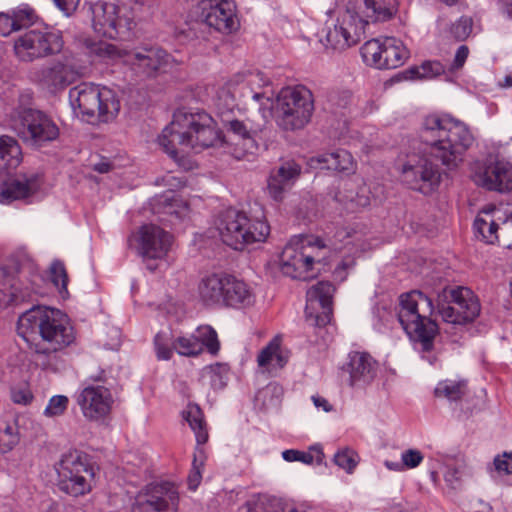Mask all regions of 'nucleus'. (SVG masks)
<instances>
[{
  "instance_id": "f257e3e1",
  "label": "nucleus",
  "mask_w": 512,
  "mask_h": 512,
  "mask_svg": "<svg viewBox=\"0 0 512 512\" xmlns=\"http://www.w3.org/2000/svg\"><path fill=\"white\" fill-rule=\"evenodd\" d=\"M421 139L428 146L426 154L412 156L401 170L402 181L423 194L432 193L440 184L441 173L432 158L449 169L463 161V155L473 144L468 126L449 116L429 115L424 119Z\"/></svg>"
},
{
  "instance_id": "f03ea898",
  "label": "nucleus",
  "mask_w": 512,
  "mask_h": 512,
  "mask_svg": "<svg viewBox=\"0 0 512 512\" xmlns=\"http://www.w3.org/2000/svg\"><path fill=\"white\" fill-rule=\"evenodd\" d=\"M220 133L213 118L204 111L190 112L183 109L173 114V119L158 138L159 145L175 161L188 150L200 152L216 145Z\"/></svg>"
},
{
  "instance_id": "7ed1b4c3",
  "label": "nucleus",
  "mask_w": 512,
  "mask_h": 512,
  "mask_svg": "<svg viewBox=\"0 0 512 512\" xmlns=\"http://www.w3.org/2000/svg\"><path fill=\"white\" fill-rule=\"evenodd\" d=\"M18 333L26 341L39 335L42 342L35 344L37 358L55 357L58 351L71 345L75 340L74 329L68 317L58 309L35 306L24 312L18 319ZM39 363V359H36Z\"/></svg>"
},
{
  "instance_id": "20e7f679",
  "label": "nucleus",
  "mask_w": 512,
  "mask_h": 512,
  "mask_svg": "<svg viewBox=\"0 0 512 512\" xmlns=\"http://www.w3.org/2000/svg\"><path fill=\"white\" fill-rule=\"evenodd\" d=\"M91 52L104 61L123 63L135 81L154 79L163 73L171 56L157 45H143L131 50L107 42L94 43Z\"/></svg>"
},
{
  "instance_id": "39448f33",
  "label": "nucleus",
  "mask_w": 512,
  "mask_h": 512,
  "mask_svg": "<svg viewBox=\"0 0 512 512\" xmlns=\"http://www.w3.org/2000/svg\"><path fill=\"white\" fill-rule=\"evenodd\" d=\"M434 306L432 300L419 290H413L400 296L398 320L420 352H430L438 334V325L430 316Z\"/></svg>"
},
{
  "instance_id": "423d86ee",
  "label": "nucleus",
  "mask_w": 512,
  "mask_h": 512,
  "mask_svg": "<svg viewBox=\"0 0 512 512\" xmlns=\"http://www.w3.org/2000/svg\"><path fill=\"white\" fill-rule=\"evenodd\" d=\"M69 102L74 114L88 123L112 121L120 111L117 94L108 87L92 83L71 88Z\"/></svg>"
},
{
  "instance_id": "0eeeda50",
  "label": "nucleus",
  "mask_w": 512,
  "mask_h": 512,
  "mask_svg": "<svg viewBox=\"0 0 512 512\" xmlns=\"http://www.w3.org/2000/svg\"><path fill=\"white\" fill-rule=\"evenodd\" d=\"M324 248L326 244L317 237L293 236L280 255L282 273L302 281L317 277L320 272V251Z\"/></svg>"
},
{
  "instance_id": "6e6552de",
  "label": "nucleus",
  "mask_w": 512,
  "mask_h": 512,
  "mask_svg": "<svg viewBox=\"0 0 512 512\" xmlns=\"http://www.w3.org/2000/svg\"><path fill=\"white\" fill-rule=\"evenodd\" d=\"M216 229L223 243L235 250H243L254 243H263L270 234V226L265 220L251 219L245 212L234 208L219 214Z\"/></svg>"
},
{
  "instance_id": "1a4fd4ad",
  "label": "nucleus",
  "mask_w": 512,
  "mask_h": 512,
  "mask_svg": "<svg viewBox=\"0 0 512 512\" xmlns=\"http://www.w3.org/2000/svg\"><path fill=\"white\" fill-rule=\"evenodd\" d=\"M314 110L312 92L302 85L282 88L274 108L277 125L286 131L304 128Z\"/></svg>"
},
{
  "instance_id": "9d476101",
  "label": "nucleus",
  "mask_w": 512,
  "mask_h": 512,
  "mask_svg": "<svg viewBox=\"0 0 512 512\" xmlns=\"http://www.w3.org/2000/svg\"><path fill=\"white\" fill-rule=\"evenodd\" d=\"M136 0L118 2L98 0L90 6L92 27L101 36L115 39L129 32L133 27Z\"/></svg>"
},
{
  "instance_id": "9b49d317",
  "label": "nucleus",
  "mask_w": 512,
  "mask_h": 512,
  "mask_svg": "<svg viewBox=\"0 0 512 512\" xmlns=\"http://www.w3.org/2000/svg\"><path fill=\"white\" fill-rule=\"evenodd\" d=\"M57 473L59 489L72 497L90 493L95 483V468L89 456L79 450L62 455Z\"/></svg>"
},
{
  "instance_id": "f8f14e48",
  "label": "nucleus",
  "mask_w": 512,
  "mask_h": 512,
  "mask_svg": "<svg viewBox=\"0 0 512 512\" xmlns=\"http://www.w3.org/2000/svg\"><path fill=\"white\" fill-rule=\"evenodd\" d=\"M438 304L443 321L454 325L472 322L480 313L478 298L466 287L443 289L438 294Z\"/></svg>"
},
{
  "instance_id": "ddd939ff",
  "label": "nucleus",
  "mask_w": 512,
  "mask_h": 512,
  "mask_svg": "<svg viewBox=\"0 0 512 512\" xmlns=\"http://www.w3.org/2000/svg\"><path fill=\"white\" fill-rule=\"evenodd\" d=\"M63 46L60 31L48 28L31 29L16 38L14 52L19 60L32 62L60 53Z\"/></svg>"
},
{
  "instance_id": "4468645a",
  "label": "nucleus",
  "mask_w": 512,
  "mask_h": 512,
  "mask_svg": "<svg viewBox=\"0 0 512 512\" xmlns=\"http://www.w3.org/2000/svg\"><path fill=\"white\" fill-rule=\"evenodd\" d=\"M271 84L270 78L261 71H249L246 73H237L233 75L220 89L218 97L224 100L228 109H232L239 98L251 96L252 99L259 101L262 98L270 100V95L266 91L260 92L258 89L266 88Z\"/></svg>"
},
{
  "instance_id": "2eb2a0df",
  "label": "nucleus",
  "mask_w": 512,
  "mask_h": 512,
  "mask_svg": "<svg viewBox=\"0 0 512 512\" xmlns=\"http://www.w3.org/2000/svg\"><path fill=\"white\" fill-rule=\"evenodd\" d=\"M91 379L94 383L85 386L78 393L76 401L86 420L99 422L110 415L114 397L108 387L100 384L105 381L103 372L91 376Z\"/></svg>"
},
{
  "instance_id": "dca6fc26",
  "label": "nucleus",
  "mask_w": 512,
  "mask_h": 512,
  "mask_svg": "<svg viewBox=\"0 0 512 512\" xmlns=\"http://www.w3.org/2000/svg\"><path fill=\"white\" fill-rule=\"evenodd\" d=\"M80 76L81 72L74 58L63 55L37 70L34 79L48 92L57 94L77 81Z\"/></svg>"
},
{
  "instance_id": "f3484780",
  "label": "nucleus",
  "mask_w": 512,
  "mask_h": 512,
  "mask_svg": "<svg viewBox=\"0 0 512 512\" xmlns=\"http://www.w3.org/2000/svg\"><path fill=\"white\" fill-rule=\"evenodd\" d=\"M172 242V235L154 224L143 225L129 239L130 246L144 261L164 259L171 249Z\"/></svg>"
},
{
  "instance_id": "a211bd4d",
  "label": "nucleus",
  "mask_w": 512,
  "mask_h": 512,
  "mask_svg": "<svg viewBox=\"0 0 512 512\" xmlns=\"http://www.w3.org/2000/svg\"><path fill=\"white\" fill-rule=\"evenodd\" d=\"M179 506L177 488L169 482L150 484L138 493L132 512H176Z\"/></svg>"
},
{
  "instance_id": "6ab92c4d",
  "label": "nucleus",
  "mask_w": 512,
  "mask_h": 512,
  "mask_svg": "<svg viewBox=\"0 0 512 512\" xmlns=\"http://www.w3.org/2000/svg\"><path fill=\"white\" fill-rule=\"evenodd\" d=\"M335 287L329 281H320L306 293L305 315L315 326L327 325L332 316V299Z\"/></svg>"
},
{
  "instance_id": "aec40b11",
  "label": "nucleus",
  "mask_w": 512,
  "mask_h": 512,
  "mask_svg": "<svg viewBox=\"0 0 512 512\" xmlns=\"http://www.w3.org/2000/svg\"><path fill=\"white\" fill-rule=\"evenodd\" d=\"M18 135L23 141L41 146L55 140L59 136L57 125L44 113L38 110H28L22 118V128Z\"/></svg>"
},
{
  "instance_id": "412c9836",
  "label": "nucleus",
  "mask_w": 512,
  "mask_h": 512,
  "mask_svg": "<svg viewBox=\"0 0 512 512\" xmlns=\"http://www.w3.org/2000/svg\"><path fill=\"white\" fill-rule=\"evenodd\" d=\"M204 347L212 355L219 352L218 336L211 326H201L195 335L177 337L173 341L174 350L181 356H197L202 353Z\"/></svg>"
},
{
  "instance_id": "4be33fe9",
  "label": "nucleus",
  "mask_w": 512,
  "mask_h": 512,
  "mask_svg": "<svg viewBox=\"0 0 512 512\" xmlns=\"http://www.w3.org/2000/svg\"><path fill=\"white\" fill-rule=\"evenodd\" d=\"M205 23L215 30L230 34L239 28L236 6L227 0H215L208 8H203Z\"/></svg>"
},
{
  "instance_id": "5701e85b",
  "label": "nucleus",
  "mask_w": 512,
  "mask_h": 512,
  "mask_svg": "<svg viewBox=\"0 0 512 512\" xmlns=\"http://www.w3.org/2000/svg\"><path fill=\"white\" fill-rule=\"evenodd\" d=\"M475 182L488 190L505 192L512 189V169L503 159L489 161L484 169L476 174Z\"/></svg>"
},
{
  "instance_id": "b1692460",
  "label": "nucleus",
  "mask_w": 512,
  "mask_h": 512,
  "mask_svg": "<svg viewBox=\"0 0 512 512\" xmlns=\"http://www.w3.org/2000/svg\"><path fill=\"white\" fill-rule=\"evenodd\" d=\"M41 186V178L34 172L17 174L0 187V203L9 204L15 200L28 198Z\"/></svg>"
},
{
  "instance_id": "393cba45",
  "label": "nucleus",
  "mask_w": 512,
  "mask_h": 512,
  "mask_svg": "<svg viewBox=\"0 0 512 512\" xmlns=\"http://www.w3.org/2000/svg\"><path fill=\"white\" fill-rule=\"evenodd\" d=\"M346 371L349 373L350 386L364 387L376 378L378 363L367 352L353 351L349 353Z\"/></svg>"
},
{
  "instance_id": "a878e982",
  "label": "nucleus",
  "mask_w": 512,
  "mask_h": 512,
  "mask_svg": "<svg viewBox=\"0 0 512 512\" xmlns=\"http://www.w3.org/2000/svg\"><path fill=\"white\" fill-rule=\"evenodd\" d=\"M301 173V167L295 161H285L271 171L268 178V192L275 201H281Z\"/></svg>"
},
{
  "instance_id": "bb28decb",
  "label": "nucleus",
  "mask_w": 512,
  "mask_h": 512,
  "mask_svg": "<svg viewBox=\"0 0 512 512\" xmlns=\"http://www.w3.org/2000/svg\"><path fill=\"white\" fill-rule=\"evenodd\" d=\"M334 199L346 211L356 212L370 205V191L365 184L348 180L335 193Z\"/></svg>"
},
{
  "instance_id": "cd10ccee",
  "label": "nucleus",
  "mask_w": 512,
  "mask_h": 512,
  "mask_svg": "<svg viewBox=\"0 0 512 512\" xmlns=\"http://www.w3.org/2000/svg\"><path fill=\"white\" fill-rule=\"evenodd\" d=\"M495 212L496 208L492 205L484 207L475 218L474 232L478 239L487 244L502 245L501 226L496 222Z\"/></svg>"
},
{
  "instance_id": "c85d7f7f",
  "label": "nucleus",
  "mask_w": 512,
  "mask_h": 512,
  "mask_svg": "<svg viewBox=\"0 0 512 512\" xmlns=\"http://www.w3.org/2000/svg\"><path fill=\"white\" fill-rule=\"evenodd\" d=\"M367 23L387 21L397 12V0H352Z\"/></svg>"
},
{
  "instance_id": "c756f323",
  "label": "nucleus",
  "mask_w": 512,
  "mask_h": 512,
  "mask_svg": "<svg viewBox=\"0 0 512 512\" xmlns=\"http://www.w3.org/2000/svg\"><path fill=\"white\" fill-rule=\"evenodd\" d=\"M227 278L228 275L226 274H212L201 280L198 293L205 305L223 306Z\"/></svg>"
},
{
  "instance_id": "7c9ffc66",
  "label": "nucleus",
  "mask_w": 512,
  "mask_h": 512,
  "mask_svg": "<svg viewBox=\"0 0 512 512\" xmlns=\"http://www.w3.org/2000/svg\"><path fill=\"white\" fill-rule=\"evenodd\" d=\"M256 361L263 372L282 369L288 362V355L281 348V337L275 336L269 341L258 353Z\"/></svg>"
},
{
  "instance_id": "2f4dec72",
  "label": "nucleus",
  "mask_w": 512,
  "mask_h": 512,
  "mask_svg": "<svg viewBox=\"0 0 512 512\" xmlns=\"http://www.w3.org/2000/svg\"><path fill=\"white\" fill-rule=\"evenodd\" d=\"M337 16L340 24L357 44L365 38L366 27L368 26L367 20L364 19L352 0H349L345 8L337 11Z\"/></svg>"
},
{
  "instance_id": "473e14b6",
  "label": "nucleus",
  "mask_w": 512,
  "mask_h": 512,
  "mask_svg": "<svg viewBox=\"0 0 512 512\" xmlns=\"http://www.w3.org/2000/svg\"><path fill=\"white\" fill-rule=\"evenodd\" d=\"M223 306L227 307H246L254 302V295L249 286L231 275H228L224 291Z\"/></svg>"
},
{
  "instance_id": "72a5a7b5",
  "label": "nucleus",
  "mask_w": 512,
  "mask_h": 512,
  "mask_svg": "<svg viewBox=\"0 0 512 512\" xmlns=\"http://www.w3.org/2000/svg\"><path fill=\"white\" fill-rule=\"evenodd\" d=\"M321 169L334 170L342 173H353L355 171V161L350 152L344 149H338L330 153H324L312 159Z\"/></svg>"
},
{
  "instance_id": "f704fd0d",
  "label": "nucleus",
  "mask_w": 512,
  "mask_h": 512,
  "mask_svg": "<svg viewBox=\"0 0 512 512\" xmlns=\"http://www.w3.org/2000/svg\"><path fill=\"white\" fill-rule=\"evenodd\" d=\"M383 47L381 69L398 68L409 58V51L399 39L385 37Z\"/></svg>"
},
{
  "instance_id": "c9c22d12",
  "label": "nucleus",
  "mask_w": 512,
  "mask_h": 512,
  "mask_svg": "<svg viewBox=\"0 0 512 512\" xmlns=\"http://www.w3.org/2000/svg\"><path fill=\"white\" fill-rule=\"evenodd\" d=\"M22 152L18 142L9 136L0 137V174L19 166Z\"/></svg>"
},
{
  "instance_id": "e433bc0d",
  "label": "nucleus",
  "mask_w": 512,
  "mask_h": 512,
  "mask_svg": "<svg viewBox=\"0 0 512 512\" xmlns=\"http://www.w3.org/2000/svg\"><path fill=\"white\" fill-rule=\"evenodd\" d=\"M321 41L326 48L336 51H343L357 44L340 24L338 16L332 26H327L326 34Z\"/></svg>"
},
{
  "instance_id": "4c0bfd02",
  "label": "nucleus",
  "mask_w": 512,
  "mask_h": 512,
  "mask_svg": "<svg viewBox=\"0 0 512 512\" xmlns=\"http://www.w3.org/2000/svg\"><path fill=\"white\" fill-rule=\"evenodd\" d=\"M223 123L228 131L239 137V139L243 142L244 150H235V157L237 159H241L244 158L246 154L253 153V150L256 148V144L251 135V130L247 127V125L237 119H223Z\"/></svg>"
},
{
  "instance_id": "58836bf2",
  "label": "nucleus",
  "mask_w": 512,
  "mask_h": 512,
  "mask_svg": "<svg viewBox=\"0 0 512 512\" xmlns=\"http://www.w3.org/2000/svg\"><path fill=\"white\" fill-rule=\"evenodd\" d=\"M154 209L181 218L186 215L188 205L175 192L169 191L154 199Z\"/></svg>"
},
{
  "instance_id": "ea45409f",
  "label": "nucleus",
  "mask_w": 512,
  "mask_h": 512,
  "mask_svg": "<svg viewBox=\"0 0 512 512\" xmlns=\"http://www.w3.org/2000/svg\"><path fill=\"white\" fill-rule=\"evenodd\" d=\"M183 416L188 422L190 428L195 434L197 444H205L208 441L209 435L206 428L204 415L197 405H188L183 412Z\"/></svg>"
},
{
  "instance_id": "a19ab883",
  "label": "nucleus",
  "mask_w": 512,
  "mask_h": 512,
  "mask_svg": "<svg viewBox=\"0 0 512 512\" xmlns=\"http://www.w3.org/2000/svg\"><path fill=\"white\" fill-rule=\"evenodd\" d=\"M467 382L465 380L446 379L440 381L435 388V396L444 398L450 402L461 400L467 394Z\"/></svg>"
},
{
  "instance_id": "79ce46f5",
  "label": "nucleus",
  "mask_w": 512,
  "mask_h": 512,
  "mask_svg": "<svg viewBox=\"0 0 512 512\" xmlns=\"http://www.w3.org/2000/svg\"><path fill=\"white\" fill-rule=\"evenodd\" d=\"M282 457L287 462L299 461L304 464H321L324 453L320 446H312L308 451L288 449L282 452Z\"/></svg>"
},
{
  "instance_id": "37998d69",
  "label": "nucleus",
  "mask_w": 512,
  "mask_h": 512,
  "mask_svg": "<svg viewBox=\"0 0 512 512\" xmlns=\"http://www.w3.org/2000/svg\"><path fill=\"white\" fill-rule=\"evenodd\" d=\"M383 49V40L371 39L363 44L360 53L367 65L381 69Z\"/></svg>"
},
{
  "instance_id": "c03bdc74",
  "label": "nucleus",
  "mask_w": 512,
  "mask_h": 512,
  "mask_svg": "<svg viewBox=\"0 0 512 512\" xmlns=\"http://www.w3.org/2000/svg\"><path fill=\"white\" fill-rule=\"evenodd\" d=\"M19 442L17 426L13 423L0 421V451L9 452Z\"/></svg>"
},
{
  "instance_id": "a18cd8bd",
  "label": "nucleus",
  "mask_w": 512,
  "mask_h": 512,
  "mask_svg": "<svg viewBox=\"0 0 512 512\" xmlns=\"http://www.w3.org/2000/svg\"><path fill=\"white\" fill-rule=\"evenodd\" d=\"M444 72L443 65L438 61H426L421 66L410 68L407 73L411 79H427L441 75Z\"/></svg>"
},
{
  "instance_id": "49530a36",
  "label": "nucleus",
  "mask_w": 512,
  "mask_h": 512,
  "mask_svg": "<svg viewBox=\"0 0 512 512\" xmlns=\"http://www.w3.org/2000/svg\"><path fill=\"white\" fill-rule=\"evenodd\" d=\"M50 277L61 294H67L68 275L65 266L60 261H54L50 267Z\"/></svg>"
},
{
  "instance_id": "de8ad7c7",
  "label": "nucleus",
  "mask_w": 512,
  "mask_h": 512,
  "mask_svg": "<svg viewBox=\"0 0 512 512\" xmlns=\"http://www.w3.org/2000/svg\"><path fill=\"white\" fill-rule=\"evenodd\" d=\"M358 461V454L348 448L340 450L334 455V463L348 473H351L354 470Z\"/></svg>"
},
{
  "instance_id": "09e8293b",
  "label": "nucleus",
  "mask_w": 512,
  "mask_h": 512,
  "mask_svg": "<svg viewBox=\"0 0 512 512\" xmlns=\"http://www.w3.org/2000/svg\"><path fill=\"white\" fill-rule=\"evenodd\" d=\"M17 30L33 24L37 15L31 7L23 5L11 11Z\"/></svg>"
},
{
  "instance_id": "8fccbe9b",
  "label": "nucleus",
  "mask_w": 512,
  "mask_h": 512,
  "mask_svg": "<svg viewBox=\"0 0 512 512\" xmlns=\"http://www.w3.org/2000/svg\"><path fill=\"white\" fill-rule=\"evenodd\" d=\"M69 399L64 395H55L50 398L46 408L44 409V415L49 418L58 417L65 413L68 408Z\"/></svg>"
},
{
  "instance_id": "3c124183",
  "label": "nucleus",
  "mask_w": 512,
  "mask_h": 512,
  "mask_svg": "<svg viewBox=\"0 0 512 512\" xmlns=\"http://www.w3.org/2000/svg\"><path fill=\"white\" fill-rule=\"evenodd\" d=\"M203 451L199 449L194 454L192 469L188 475V486L191 490H196V488L199 486L201 479H202V473L201 468L203 467V458H202Z\"/></svg>"
},
{
  "instance_id": "603ef678",
  "label": "nucleus",
  "mask_w": 512,
  "mask_h": 512,
  "mask_svg": "<svg viewBox=\"0 0 512 512\" xmlns=\"http://www.w3.org/2000/svg\"><path fill=\"white\" fill-rule=\"evenodd\" d=\"M156 356L159 360H169L173 355V344L170 345L165 334L157 333L154 338Z\"/></svg>"
},
{
  "instance_id": "864d4df0",
  "label": "nucleus",
  "mask_w": 512,
  "mask_h": 512,
  "mask_svg": "<svg viewBox=\"0 0 512 512\" xmlns=\"http://www.w3.org/2000/svg\"><path fill=\"white\" fill-rule=\"evenodd\" d=\"M472 26V19L464 16L452 25L451 33L457 40H465L472 32Z\"/></svg>"
},
{
  "instance_id": "5fc2aeb1",
  "label": "nucleus",
  "mask_w": 512,
  "mask_h": 512,
  "mask_svg": "<svg viewBox=\"0 0 512 512\" xmlns=\"http://www.w3.org/2000/svg\"><path fill=\"white\" fill-rule=\"evenodd\" d=\"M423 454L416 449H408L401 454L402 468L413 469L423 461Z\"/></svg>"
},
{
  "instance_id": "6e6d98bb",
  "label": "nucleus",
  "mask_w": 512,
  "mask_h": 512,
  "mask_svg": "<svg viewBox=\"0 0 512 512\" xmlns=\"http://www.w3.org/2000/svg\"><path fill=\"white\" fill-rule=\"evenodd\" d=\"M463 471L455 467H447L444 472V480L452 489H457L461 486Z\"/></svg>"
},
{
  "instance_id": "4d7b16f0",
  "label": "nucleus",
  "mask_w": 512,
  "mask_h": 512,
  "mask_svg": "<svg viewBox=\"0 0 512 512\" xmlns=\"http://www.w3.org/2000/svg\"><path fill=\"white\" fill-rule=\"evenodd\" d=\"M495 470L499 474L509 475L512 474V455L504 453L502 456H497L494 459Z\"/></svg>"
},
{
  "instance_id": "13d9d810",
  "label": "nucleus",
  "mask_w": 512,
  "mask_h": 512,
  "mask_svg": "<svg viewBox=\"0 0 512 512\" xmlns=\"http://www.w3.org/2000/svg\"><path fill=\"white\" fill-rule=\"evenodd\" d=\"M502 246L512 249V213L501 222Z\"/></svg>"
},
{
  "instance_id": "bf43d9fd",
  "label": "nucleus",
  "mask_w": 512,
  "mask_h": 512,
  "mask_svg": "<svg viewBox=\"0 0 512 512\" xmlns=\"http://www.w3.org/2000/svg\"><path fill=\"white\" fill-rule=\"evenodd\" d=\"M16 25L11 12L0 13V35L8 36L16 31Z\"/></svg>"
},
{
  "instance_id": "052dcab7",
  "label": "nucleus",
  "mask_w": 512,
  "mask_h": 512,
  "mask_svg": "<svg viewBox=\"0 0 512 512\" xmlns=\"http://www.w3.org/2000/svg\"><path fill=\"white\" fill-rule=\"evenodd\" d=\"M11 398L16 404L27 405L31 403L33 394L28 388L14 389L12 390Z\"/></svg>"
},
{
  "instance_id": "680f3d73",
  "label": "nucleus",
  "mask_w": 512,
  "mask_h": 512,
  "mask_svg": "<svg viewBox=\"0 0 512 512\" xmlns=\"http://www.w3.org/2000/svg\"><path fill=\"white\" fill-rule=\"evenodd\" d=\"M469 55V49L466 45H461L455 54L451 70H458L463 67Z\"/></svg>"
},
{
  "instance_id": "e2e57ef3",
  "label": "nucleus",
  "mask_w": 512,
  "mask_h": 512,
  "mask_svg": "<svg viewBox=\"0 0 512 512\" xmlns=\"http://www.w3.org/2000/svg\"><path fill=\"white\" fill-rule=\"evenodd\" d=\"M283 394L282 387L277 383H270L268 384L264 389L259 391L258 396L259 397H275L276 400H278Z\"/></svg>"
},
{
  "instance_id": "0e129e2a",
  "label": "nucleus",
  "mask_w": 512,
  "mask_h": 512,
  "mask_svg": "<svg viewBox=\"0 0 512 512\" xmlns=\"http://www.w3.org/2000/svg\"><path fill=\"white\" fill-rule=\"evenodd\" d=\"M53 2L66 16H69L77 9L80 0H53Z\"/></svg>"
},
{
  "instance_id": "69168bd1",
  "label": "nucleus",
  "mask_w": 512,
  "mask_h": 512,
  "mask_svg": "<svg viewBox=\"0 0 512 512\" xmlns=\"http://www.w3.org/2000/svg\"><path fill=\"white\" fill-rule=\"evenodd\" d=\"M312 401L318 409L321 408L325 412H330L333 408L332 405L329 404L327 399H325L322 396L314 395L312 396Z\"/></svg>"
},
{
  "instance_id": "338daca9",
  "label": "nucleus",
  "mask_w": 512,
  "mask_h": 512,
  "mask_svg": "<svg viewBox=\"0 0 512 512\" xmlns=\"http://www.w3.org/2000/svg\"><path fill=\"white\" fill-rule=\"evenodd\" d=\"M13 291L11 292V295L15 298H29L31 296L32 290H29L28 288H25L22 290L20 287H17L15 284L12 285Z\"/></svg>"
},
{
  "instance_id": "774afa93",
  "label": "nucleus",
  "mask_w": 512,
  "mask_h": 512,
  "mask_svg": "<svg viewBox=\"0 0 512 512\" xmlns=\"http://www.w3.org/2000/svg\"><path fill=\"white\" fill-rule=\"evenodd\" d=\"M349 265L345 262H341L334 270V276L336 279L343 281L346 278V270Z\"/></svg>"
}]
</instances>
